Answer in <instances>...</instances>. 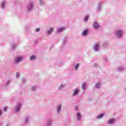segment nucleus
Masks as SVG:
<instances>
[{
	"label": "nucleus",
	"instance_id": "obj_1",
	"mask_svg": "<svg viewBox=\"0 0 126 126\" xmlns=\"http://www.w3.org/2000/svg\"><path fill=\"white\" fill-rule=\"evenodd\" d=\"M122 35H123V32H122L121 31H118L116 32V36L118 38H120L121 36H122Z\"/></svg>",
	"mask_w": 126,
	"mask_h": 126
},
{
	"label": "nucleus",
	"instance_id": "obj_2",
	"mask_svg": "<svg viewBox=\"0 0 126 126\" xmlns=\"http://www.w3.org/2000/svg\"><path fill=\"white\" fill-rule=\"evenodd\" d=\"M23 60V57H18L16 59L15 61V63H20V62H21Z\"/></svg>",
	"mask_w": 126,
	"mask_h": 126
},
{
	"label": "nucleus",
	"instance_id": "obj_3",
	"mask_svg": "<svg viewBox=\"0 0 126 126\" xmlns=\"http://www.w3.org/2000/svg\"><path fill=\"white\" fill-rule=\"evenodd\" d=\"M100 27V26H99V24L97 22H94V28H95V29H98Z\"/></svg>",
	"mask_w": 126,
	"mask_h": 126
},
{
	"label": "nucleus",
	"instance_id": "obj_4",
	"mask_svg": "<svg viewBox=\"0 0 126 126\" xmlns=\"http://www.w3.org/2000/svg\"><path fill=\"white\" fill-rule=\"evenodd\" d=\"M93 47L95 51H98V49L99 48V44L98 43H95Z\"/></svg>",
	"mask_w": 126,
	"mask_h": 126
},
{
	"label": "nucleus",
	"instance_id": "obj_5",
	"mask_svg": "<svg viewBox=\"0 0 126 126\" xmlns=\"http://www.w3.org/2000/svg\"><path fill=\"white\" fill-rule=\"evenodd\" d=\"M88 33V31L87 30H85L82 32L81 34L82 36H86Z\"/></svg>",
	"mask_w": 126,
	"mask_h": 126
},
{
	"label": "nucleus",
	"instance_id": "obj_6",
	"mask_svg": "<svg viewBox=\"0 0 126 126\" xmlns=\"http://www.w3.org/2000/svg\"><path fill=\"white\" fill-rule=\"evenodd\" d=\"M20 108H21V104H18L17 107L16 108V112H19V110H20Z\"/></svg>",
	"mask_w": 126,
	"mask_h": 126
},
{
	"label": "nucleus",
	"instance_id": "obj_7",
	"mask_svg": "<svg viewBox=\"0 0 126 126\" xmlns=\"http://www.w3.org/2000/svg\"><path fill=\"white\" fill-rule=\"evenodd\" d=\"M64 30H65V28H61L58 30L57 32L58 33H61V32H63Z\"/></svg>",
	"mask_w": 126,
	"mask_h": 126
},
{
	"label": "nucleus",
	"instance_id": "obj_8",
	"mask_svg": "<svg viewBox=\"0 0 126 126\" xmlns=\"http://www.w3.org/2000/svg\"><path fill=\"white\" fill-rule=\"evenodd\" d=\"M81 118V114L79 113H77V120H80V118Z\"/></svg>",
	"mask_w": 126,
	"mask_h": 126
},
{
	"label": "nucleus",
	"instance_id": "obj_9",
	"mask_svg": "<svg viewBox=\"0 0 126 126\" xmlns=\"http://www.w3.org/2000/svg\"><path fill=\"white\" fill-rule=\"evenodd\" d=\"M53 31H54V29H53V28H51L50 30L47 32L48 34L51 35V33H52Z\"/></svg>",
	"mask_w": 126,
	"mask_h": 126
},
{
	"label": "nucleus",
	"instance_id": "obj_10",
	"mask_svg": "<svg viewBox=\"0 0 126 126\" xmlns=\"http://www.w3.org/2000/svg\"><path fill=\"white\" fill-rule=\"evenodd\" d=\"M114 122H115V119H111L109 120L108 124L110 125V124H113V123H114Z\"/></svg>",
	"mask_w": 126,
	"mask_h": 126
},
{
	"label": "nucleus",
	"instance_id": "obj_11",
	"mask_svg": "<svg viewBox=\"0 0 126 126\" xmlns=\"http://www.w3.org/2000/svg\"><path fill=\"white\" fill-rule=\"evenodd\" d=\"M79 92V91L78 89H76L74 93H73V96H75V95H76Z\"/></svg>",
	"mask_w": 126,
	"mask_h": 126
},
{
	"label": "nucleus",
	"instance_id": "obj_12",
	"mask_svg": "<svg viewBox=\"0 0 126 126\" xmlns=\"http://www.w3.org/2000/svg\"><path fill=\"white\" fill-rule=\"evenodd\" d=\"M82 87L84 90H85L86 88V84H85V83H84L82 85Z\"/></svg>",
	"mask_w": 126,
	"mask_h": 126
},
{
	"label": "nucleus",
	"instance_id": "obj_13",
	"mask_svg": "<svg viewBox=\"0 0 126 126\" xmlns=\"http://www.w3.org/2000/svg\"><path fill=\"white\" fill-rule=\"evenodd\" d=\"M35 59H36V56H32L30 57L31 61H33V60H35Z\"/></svg>",
	"mask_w": 126,
	"mask_h": 126
},
{
	"label": "nucleus",
	"instance_id": "obj_14",
	"mask_svg": "<svg viewBox=\"0 0 126 126\" xmlns=\"http://www.w3.org/2000/svg\"><path fill=\"white\" fill-rule=\"evenodd\" d=\"M60 111H61V105H59L57 107V112L60 113Z\"/></svg>",
	"mask_w": 126,
	"mask_h": 126
},
{
	"label": "nucleus",
	"instance_id": "obj_15",
	"mask_svg": "<svg viewBox=\"0 0 126 126\" xmlns=\"http://www.w3.org/2000/svg\"><path fill=\"white\" fill-rule=\"evenodd\" d=\"M104 116V113H102L100 115H99L98 116V119H101V118H102V117H103Z\"/></svg>",
	"mask_w": 126,
	"mask_h": 126
},
{
	"label": "nucleus",
	"instance_id": "obj_16",
	"mask_svg": "<svg viewBox=\"0 0 126 126\" xmlns=\"http://www.w3.org/2000/svg\"><path fill=\"white\" fill-rule=\"evenodd\" d=\"M79 63H78L77 64H76L75 66V69H76V70H77V68H78L79 66Z\"/></svg>",
	"mask_w": 126,
	"mask_h": 126
},
{
	"label": "nucleus",
	"instance_id": "obj_17",
	"mask_svg": "<svg viewBox=\"0 0 126 126\" xmlns=\"http://www.w3.org/2000/svg\"><path fill=\"white\" fill-rule=\"evenodd\" d=\"M88 18H89V17H88V16H86L85 17V19H84V20H85V21H87V20H88Z\"/></svg>",
	"mask_w": 126,
	"mask_h": 126
},
{
	"label": "nucleus",
	"instance_id": "obj_18",
	"mask_svg": "<svg viewBox=\"0 0 126 126\" xmlns=\"http://www.w3.org/2000/svg\"><path fill=\"white\" fill-rule=\"evenodd\" d=\"M4 4H5L4 2L2 3V4H1L2 8H4Z\"/></svg>",
	"mask_w": 126,
	"mask_h": 126
},
{
	"label": "nucleus",
	"instance_id": "obj_19",
	"mask_svg": "<svg viewBox=\"0 0 126 126\" xmlns=\"http://www.w3.org/2000/svg\"><path fill=\"white\" fill-rule=\"evenodd\" d=\"M95 86L97 88H99V86H100V84H99L98 83H97V84H96Z\"/></svg>",
	"mask_w": 126,
	"mask_h": 126
},
{
	"label": "nucleus",
	"instance_id": "obj_20",
	"mask_svg": "<svg viewBox=\"0 0 126 126\" xmlns=\"http://www.w3.org/2000/svg\"><path fill=\"white\" fill-rule=\"evenodd\" d=\"M35 31H36V32H39L40 31V29H39V28L36 29Z\"/></svg>",
	"mask_w": 126,
	"mask_h": 126
},
{
	"label": "nucleus",
	"instance_id": "obj_21",
	"mask_svg": "<svg viewBox=\"0 0 126 126\" xmlns=\"http://www.w3.org/2000/svg\"><path fill=\"white\" fill-rule=\"evenodd\" d=\"M6 110H7V108H6V107H4V111L5 112H6Z\"/></svg>",
	"mask_w": 126,
	"mask_h": 126
},
{
	"label": "nucleus",
	"instance_id": "obj_22",
	"mask_svg": "<svg viewBox=\"0 0 126 126\" xmlns=\"http://www.w3.org/2000/svg\"><path fill=\"white\" fill-rule=\"evenodd\" d=\"M16 77H17V78H18V77H19V73H17V74H16Z\"/></svg>",
	"mask_w": 126,
	"mask_h": 126
},
{
	"label": "nucleus",
	"instance_id": "obj_23",
	"mask_svg": "<svg viewBox=\"0 0 126 126\" xmlns=\"http://www.w3.org/2000/svg\"><path fill=\"white\" fill-rule=\"evenodd\" d=\"M32 90H35V87H33L32 88Z\"/></svg>",
	"mask_w": 126,
	"mask_h": 126
},
{
	"label": "nucleus",
	"instance_id": "obj_24",
	"mask_svg": "<svg viewBox=\"0 0 126 126\" xmlns=\"http://www.w3.org/2000/svg\"><path fill=\"white\" fill-rule=\"evenodd\" d=\"M75 110H78V107L77 106H75Z\"/></svg>",
	"mask_w": 126,
	"mask_h": 126
},
{
	"label": "nucleus",
	"instance_id": "obj_25",
	"mask_svg": "<svg viewBox=\"0 0 126 126\" xmlns=\"http://www.w3.org/2000/svg\"><path fill=\"white\" fill-rule=\"evenodd\" d=\"M2 113H1V110H0V116H1Z\"/></svg>",
	"mask_w": 126,
	"mask_h": 126
},
{
	"label": "nucleus",
	"instance_id": "obj_26",
	"mask_svg": "<svg viewBox=\"0 0 126 126\" xmlns=\"http://www.w3.org/2000/svg\"><path fill=\"white\" fill-rule=\"evenodd\" d=\"M42 2H43L42 1V0H40V3L41 4Z\"/></svg>",
	"mask_w": 126,
	"mask_h": 126
},
{
	"label": "nucleus",
	"instance_id": "obj_27",
	"mask_svg": "<svg viewBox=\"0 0 126 126\" xmlns=\"http://www.w3.org/2000/svg\"><path fill=\"white\" fill-rule=\"evenodd\" d=\"M60 88H63V87L61 86V87H60Z\"/></svg>",
	"mask_w": 126,
	"mask_h": 126
}]
</instances>
